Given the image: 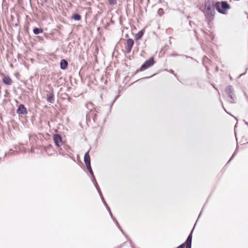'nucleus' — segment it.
Returning <instances> with one entry per match:
<instances>
[{
    "label": "nucleus",
    "mask_w": 248,
    "mask_h": 248,
    "mask_svg": "<svg viewBox=\"0 0 248 248\" xmlns=\"http://www.w3.org/2000/svg\"><path fill=\"white\" fill-rule=\"evenodd\" d=\"M134 45V41L131 39H128L126 42V46L125 49L127 53H129L131 51V49Z\"/></svg>",
    "instance_id": "nucleus-6"
},
{
    "label": "nucleus",
    "mask_w": 248,
    "mask_h": 248,
    "mask_svg": "<svg viewBox=\"0 0 248 248\" xmlns=\"http://www.w3.org/2000/svg\"><path fill=\"white\" fill-rule=\"evenodd\" d=\"M18 114L25 115L27 113V108L25 107L24 105L20 104L16 111Z\"/></svg>",
    "instance_id": "nucleus-7"
},
{
    "label": "nucleus",
    "mask_w": 248,
    "mask_h": 248,
    "mask_svg": "<svg viewBox=\"0 0 248 248\" xmlns=\"http://www.w3.org/2000/svg\"><path fill=\"white\" fill-rule=\"evenodd\" d=\"M192 232H191V233H190V234L189 235L188 238H187V239L186 240V246L191 247Z\"/></svg>",
    "instance_id": "nucleus-11"
},
{
    "label": "nucleus",
    "mask_w": 248,
    "mask_h": 248,
    "mask_svg": "<svg viewBox=\"0 0 248 248\" xmlns=\"http://www.w3.org/2000/svg\"><path fill=\"white\" fill-rule=\"evenodd\" d=\"M33 31L35 34H38L43 32V30L42 29L36 28L33 29Z\"/></svg>",
    "instance_id": "nucleus-14"
},
{
    "label": "nucleus",
    "mask_w": 248,
    "mask_h": 248,
    "mask_svg": "<svg viewBox=\"0 0 248 248\" xmlns=\"http://www.w3.org/2000/svg\"><path fill=\"white\" fill-rule=\"evenodd\" d=\"M154 63V59L153 58H150L149 60H147L140 67V70L143 71L151 66L153 65Z\"/></svg>",
    "instance_id": "nucleus-4"
},
{
    "label": "nucleus",
    "mask_w": 248,
    "mask_h": 248,
    "mask_svg": "<svg viewBox=\"0 0 248 248\" xmlns=\"http://www.w3.org/2000/svg\"><path fill=\"white\" fill-rule=\"evenodd\" d=\"M204 6L206 10L207 14L211 17L214 16L215 14L214 1L213 0H205Z\"/></svg>",
    "instance_id": "nucleus-1"
},
{
    "label": "nucleus",
    "mask_w": 248,
    "mask_h": 248,
    "mask_svg": "<svg viewBox=\"0 0 248 248\" xmlns=\"http://www.w3.org/2000/svg\"><path fill=\"white\" fill-rule=\"evenodd\" d=\"M72 18L73 19H74V20H77V21H79L81 19L80 16L79 15L77 14H74L72 16Z\"/></svg>",
    "instance_id": "nucleus-15"
},
{
    "label": "nucleus",
    "mask_w": 248,
    "mask_h": 248,
    "mask_svg": "<svg viewBox=\"0 0 248 248\" xmlns=\"http://www.w3.org/2000/svg\"><path fill=\"white\" fill-rule=\"evenodd\" d=\"M162 9H159L158 11V14H160V13H161V12L162 11Z\"/></svg>",
    "instance_id": "nucleus-19"
},
{
    "label": "nucleus",
    "mask_w": 248,
    "mask_h": 248,
    "mask_svg": "<svg viewBox=\"0 0 248 248\" xmlns=\"http://www.w3.org/2000/svg\"><path fill=\"white\" fill-rule=\"evenodd\" d=\"M110 4L114 5L116 3V0H108Z\"/></svg>",
    "instance_id": "nucleus-17"
},
{
    "label": "nucleus",
    "mask_w": 248,
    "mask_h": 248,
    "mask_svg": "<svg viewBox=\"0 0 248 248\" xmlns=\"http://www.w3.org/2000/svg\"><path fill=\"white\" fill-rule=\"evenodd\" d=\"M215 7L218 12L222 14H224V13L221 11L220 7L224 9H230L229 5L226 1H222L221 4L219 2H217L215 4Z\"/></svg>",
    "instance_id": "nucleus-3"
},
{
    "label": "nucleus",
    "mask_w": 248,
    "mask_h": 248,
    "mask_svg": "<svg viewBox=\"0 0 248 248\" xmlns=\"http://www.w3.org/2000/svg\"><path fill=\"white\" fill-rule=\"evenodd\" d=\"M225 92L228 94V96L230 97L232 99H234V95L233 93V90L232 86H229L226 87L225 89Z\"/></svg>",
    "instance_id": "nucleus-8"
},
{
    "label": "nucleus",
    "mask_w": 248,
    "mask_h": 248,
    "mask_svg": "<svg viewBox=\"0 0 248 248\" xmlns=\"http://www.w3.org/2000/svg\"><path fill=\"white\" fill-rule=\"evenodd\" d=\"M86 167H87V168L88 169V170H89V171L90 172V174L92 175L93 176V178H92V181H95L94 182V185L96 188V189H97L98 190V193H99L100 196L102 198V201H103L104 203H105V204L106 205L108 210L109 211V213L110 214L111 216H112V214L110 212V209L109 208L108 206V205H107V203H106L105 201H104V199L103 198V197H102V194L101 193V191H100V189L98 186L97 185V184L96 183V182L95 181V178L93 176V170H92V168H91V164H88V165H86Z\"/></svg>",
    "instance_id": "nucleus-2"
},
{
    "label": "nucleus",
    "mask_w": 248,
    "mask_h": 248,
    "mask_svg": "<svg viewBox=\"0 0 248 248\" xmlns=\"http://www.w3.org/2000/svg\"><path fill=\"white\" fill-rule=\"evenodd\" d=\"M47 100L50 103H53L54 102L53 95L52 94L47 95Z\"/></svg>",
    "instance_id": "nucleus-16"
},
{
    "label": "nucleus",
    "mask_w": 248,
    "mask_h": 248,
    "mask_svg": "<svg viewBox=\"0 0 248 248\" xmlns=\"http://www.w3.org/2000/svg\"><path fill=\"white\" fill-rule=\"evenodd\" d=\"M186 248H191V247H189V246H186Z\"/></svg>",
    "instance_id": "nucleus-20"
},
{
    "label": "nucleus",
    "mask_w": 248,
    "mask_h": 248,
    "mask_svg": "<svg viewBox=\"0 0 248 248\" xmlns=\"http://www.w3.org/2000/svg\"><path fill=\"white\" fill-rule=\"evenodd\" d=\"M61 68L62 69H65L67 67L68 63L65 60H62L60 62Z\"/></svg>",
    "instance_id": "nucleus-12"
},
{
    "label": "nucleus",
    "mask_w": 248,
    "mask_h": 248,
    "mask_svg": "<svg viewBox=\"0 0 248 248\" xmlns=\"http://www.w3.org/2000/svg\"><path fill=\"white\" fill-rule=\"evenodd\" d=\"M89 151H88L84 155V160L86 165L91 164L90 157L89 155Z\"/></svg>",
    "instance_id": "nucleus-9"
},
{
    "label": "nucleus",
    "mask_w": 248,
    "mask_h": 248,
    "mask_svg": "<svg viewBox=\"0 0 248 248\" xmlns=\"http://www.w3.org/2000/svg\"><path fill=\"white\" fill-rule=\"evenodd\" d=\"M53 140L56 145L60 147L62 144V138L59 134H55L53 136Z\"/></svg>",
    "instance_id": "nucleus-5"
},
{
    "label": "nucleus",
    "mask_w": 248,
    "mask_h": 248,
    "mask_svg": "<svg viewBox=\"0 0 248 248\" xmlns=\"http://www.w3.org/2000/svg\"><path fill=\"white\" fill-rule=\"evenodd\" d=\"M143 35V31H140L137 34H136L135 36V39L136 40L140 39Z\"/></svg>",
    "instance_id": "nucleus-13"
},
{
    "label": "nucleus",
    "mask_w": 248,
    "mask_h": 248,
    "mask_svg": "<svg viewBox=\"0 0 248 248\" xmlns=\"http://www.w3.org/2000/svg\"><path fill=\"white\" fill-rule=\"evenodd\" d=\"M2 81L6 85H11L12 83V80L9 77H4Z\"/></svg>",
    "instance_id": "nucleus-10"
},
{
    "label": "nucleus",
    "mask_w": 248,
    "mask_h": 248,
    "mask_svg": "<svg viewBox=\"0 0 248 248\" xmlns=\"http://www.w3.org/2000/svg\"><path fill=\"white\" fill-rule=\"evenodd\" d=\"M92 106V103L91 102H89L88 103L86 104V107L88 108H90V109H92L91 108V106Z\"/></svg>",
    "instance_id": "nucleus-18"
}]
</instances>
